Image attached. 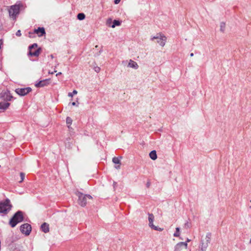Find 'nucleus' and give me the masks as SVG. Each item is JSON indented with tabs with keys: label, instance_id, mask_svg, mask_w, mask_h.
Here are the masks:
<instances>
[{
	"label": "nucleus",
	"instance_id": "obj_1",
	"mask_svg": "<svg viewBox=\"0 0 251 251\" xmlns=\"http://www.w3.org/2000/svg\"><path fill=\"white\" fill-rule=\"evenodd\" d=\"M24 221V212L18 210L13 215L9 221V224L11 227H14L16 225Z\"/></svg>",
	"mask_w": 251,
	"mask_h": 251
},
{
	"label": "nucleus",
	"instance_id": "obj_2",
	"mask_svg": "<svg viewBox=\"0 0 251 251\" xmlns=\"http://www.w3.org/2000/svg\"><path fill=\"white\" fill-rule=\"evenodd\" d=\"M12 207L10 201L7 198L4 201H0V213L7 214Z\"/></svg>",
	"mask_w": 251,
	"mask_h": 251
},
{
	"label": "nucleus",
	"instance_id": "obj_3",
	"mask_svg": "<svg viewBox=\"0 0 251 251\" xmlns=\"http://www.w3.org/2000/svg\"><path fill=\"white\" fill-rule=\"evenodd\" d=\"M75 194L78 197V203L82 207H84L86 205L87 199H92V196L90 195H84L80 192L77 191Z\"/></svg>",
	"mask_w": 251,
	"mask_h": 251
},
{
	"label": "nucleus",
	"instance_id": "obj_4",
	"mask_svg": "<svg viewBox=\"0 0 251 251\" xmlns=\"http://www.w3.org/2000/svg\"><path fill=\"white\" fill-rule=\"evenodd\" d=\"M31 229L32 227L31 225L28 223L22 225L20 227L21 232L26 236H28L30 234Z\"/></svg>",
	"mask_w": 251,
	"mask_h": 251
},
{
	"label": "nucleus",
	"instance_id": "obj_5",
	"mask_svg": "<svg viewBox=\"0 0 251 251\" xmlns=\"http://www.w3.org/2000/svg\"><path fill=\"white\" fill-rule=\"evenodd\" d=\"M15 92L20 96H25L32 91V89L29 87L22 88H17Z\"/></svg>",
	"mask_w": 251,
	"mask_h": 251
},
{
	"label": "nucleus",
	"instance_id": "obj_6",
	"mask_svg": "<svg viewBox=\"0 0 251 251\" xmlns=\"http://www.w3.org/2000/svg\"><path fill=\"white\" fill-rule=\"evenodd\" d=\"M20 6L18 5H12L9 9V14L10 17L15 18L16 16L19 14Z\"/></svg>",
	"mask_w": 251,
	"mask_h": 251
},
{
	"label": "nucleus",
	"instance_id": "obj_7",
	"mask_svg": "<svg viewBox=\"0 0 251 251\" xmlns=\"http://www.w3.org/2000/svg\"><path fill=\"white\" fill-rule=\"evenodd\" d=\"M152 40L154 39L157 40V42L162 47H163L165 44L166 37L161 34H157L155 36L153 37L151 39Z\"/></svg>",
	"mask_w": 251,
	"mask_h": 251
},
{
	"label": "nucleus",
	"instance_id": "obj_8",
	"mask_svg": "<svg viewBox=\"0 0 251 251\" xmlns=\"http://www.w3.org/2000/svg\"><path fill=\"white\" fill-rule=\"evenodd\" d=\"M0 98L4 101H7L11 100L13 98V97L11 95L9 91L6 90L4 92H2L0 94Z\"/></svg>",
	"mask_w": 251,
	"mask_h": 251
},
{
	"label": "nucleus",
	"instance_id": "obj_9",
	"mask_svg": "<svg viewBox=\"0 0 251 251\" xmlns=\"http://www.w3.org/2000/svg\"><path fill=\"white\" fill-rule=\"evenodd\" d=\"M36 34L39 37H42L46 34L45 29L43 27H38L34 29L33 32H29V34Z\"/></svg>",
	"mask_w": 251,
	"mask_h": 251
},
{
	"label": "nucleus",
	"instance_id": "obj_10",
	"mask_svg": "<svg viewBox=\"0 0 251 251\" xmlns=\"http://www.w3.org/2000/svg\"><path fill=\"white\" fill-rule=\"evenodd\" d=\"M211 238V233L210 232H208L206 234V242H204L203 240H201V244L199 247H205V249H206L207 247L208 246V244L210 243Z\"/></svg>",
	"mask_w": 251,
	"mask_h": 251
},
{
	"label": "nucleus",
	"instance_id": "obj_11",
	"mask_svg": "<svg viewBox=\"0 0 251 251\" xmlns=\"http://www.w3.org/2000/svg\"><path fill=\"white\" fill-rule=\"evenodd\" d=\"M50 82V79H46L39 81L35 84V86L37 88L43 87L49 84Z\"/></svg>",
	"mask_w": 251,
	"mask_h": 251
},
{
	"label": "nucleus",
	"instance_id": "obj_12",
	"mask_svg": "<svg viewBox=\"0 0 251 251\" xmlns=\"http://www.w3.org/2000/svg\"><path fill=\"white\" fill-rule=\"evenodd\" d=\"M187 243L186 242H180L178 243L175 247V251H181L183 248L187 249Z\"/></svg>",
	"mask_w": 251,
	"mask_h": 251
},
{
	"label": "nucleus",
	"instance_id": "obj_13",
	"mask_svg": "<svg viewBox=\"0 0 251 251\" xmlns=\"http://www.w3.org/2000/svg\"><path fill=\"white\" fill-rule=\"evenodd\" d=\"M42 51L41 48H38L35 51H32L31 50H29L28 52V55L30 56H36L38 57L39 54L41 53Z\"/></svg>",
	"mask_w": 251,
	"mask_h": 251
},
{
	"label": "nucleus",
	"instance_id": "obj_14",
	"mask_svg": "<svg viewBox=\"0 0 251 251\" xmlns=\"http://www.w3.org/2000/svg\"><path fill=\"white\" fill-rule=\"evenodd\" d=\"M41 229L44 233H47L49 231V225L47 223H43L41 226Z\"/></svg>",
	"mask_w": 251,
	"mask_h": 251
},
{
	"label": "nucleus",
	"instance_id": "obj_15",
	"mask_svg": "<svg viewBox=\"0 0 251 251\" xmlns=\"http://www.w3.org/2000/svg\"><path fill=\"white\" fill-rule=\"evenodd\" d=\"M10 103L8 102H0V109L2 110H6L10 106Z\"/></svg>",
	"mask_w": 251,
	"mask_h": 251
},
{
	"label": "nucleus",
	"instance_id": "obj_16",
	"mask_svg": "<svg viewBox=\"0 0 251 251\" xmlns=\"http://www.w3.org/2000/svg\"><path fill=\"white\" fill-rule=\"evenodd\" d=\"M128 67L137 69L138 68V65L136 62L132 60H130L128 64Z\"/></svg>",
	"mask_w": 251,
	"mask_h": 251
},
{
	"label": "nucleus",
	"instance_id": "obj_17",
	"mask_svg": "<svg viewBox=\"0 0 251 251\" xmlns=\"http://www.w3.org/2000/svg\"><path fill=\"white\" fill-rule=\"evenodd\" d=\"M149 156L151 159L155 160L157 158L156 151L155 150L151 151L149 153Z\"/></svg>",
	"mask_w": 251,
	"mask_h": 251
},
{
	"label": "nucleus",
	"instance_id": "obj_18",
	"mask_svg": "<svg viewBox=\"0 0 251 251\" xmlns=\"http://www.w3.org/2000/svg\"><path fill=\"white\" fill-rule=\"evenodd\" d=\"M121 24V21L119 20H114L113 22L112 25L110 26L112 28H114L116 26H119Z\"/></svg>",
	"mask_w": 251,
	"mask_h": 251
},
{
	"label": "nucleus",
	"instance_id": "obj_19",
	"mask_svg": "<svg viewBox=\"0 0 251 251\" xmlns=\"http://www.w3.org/2000/svg\"><path fill=\"white\" fill-rule=\"evenodd\" d=\"M122 158V156H120L119 157H114L112 159V161L115 164H121L120 159Z\"/></svg>",
	"mask_w": 251,
	"mask_h": 251
},
{
	"label": "nucleus",
	"instance_id": "obj_20",
	"mask_svg": "<svg viewBox=\"0 0 251 251\" xmlns=\"http://www.w3.org/2000/svg\"><path fill=\"white\" fill-rule=\"evenodd\" d=\"M77 18L79 20H83L85 18V15L83 13H79L77 15Z\"/></svg>",
	"mask_w": 251,
	"mask_h": 251
},
{
	"label": "nucleus",
	"instance_id": "obj_21",
	"mask_svg": "<svg viewBox=\"0 0 251 251\" xmlns=\"http://www.w3.org/2000/svg\"><path fill=\"white\" fill-rule=\"evenodd\" d=\"M72 122H73V121H72V119L70 117H67L66 118V123L68 125V127H70V126H71V125L72 123Z\"/></svg>",
	"mask_w": 251,
	"mask_h": 251
},
{
	"label": "nucleus",
	"instance_id": "obj_22",
	"mask_svg": "<svg viewBox=\"0 0 251 251\" xmlns=\"http://www.w3.org/2000/svg\"><path fill=\"white\" fill-rule=\"evenodd\" d=\"M148 215H149V217H148L149 221L151 222H153L154 217L153 214L148 213Z\"/></svg>",
	"mask_w": 251,
	"mask_h": 251
},
{
	"label": "nucleus",
	"instance_id": "obj_23",
	"mask_svg": "<svg viewBox=\"0 0 251 251\" xmlns=\"http://www.w3.org/2000/svg\"><path fill=\"white\" fill-rule=\"evenodd\" d=\"M226 27V24L224 22H221L220 24V30L222 32H224L225 31Z\"/></svg>",
	"mask_w": 251,
	"mask_h": 251
},
{
	"label": "nucleus",
	"instance_id": "obj_24",
	"mask_svg": "<svg viewBox=\"0 0 251 251\" xmlns=\"http://www.w3.org/2000/svg\"><path fill=\"white\" fill-rule=\"evenodd\" d=\"M176 230L174 234V236L178 237L180 234V228L179 227H176Z\"/></svg>",
	"mask_w": 251,
	"mask_h": 251
},
{
	"label": "nucleus",
	"instance_id": "obj_25",
	"mask_svg": "<svg viewBox=\"0 0 251 251\" xmlns=\"http://www.w3.org/2000/svg\"><path fill=\"white\" fill-rule=\"evenodd\" d=\"M38 45L37 43H34L28 47L29 50H31L32 49L37 48Z\"/></svg>",
	"mask_w": 251,
	"mask_h": 251
},
{
	"label": "nucleus",
	"instance_id": "obj_26",
	"mask_svg": "<svg viewBox=\"0 0 251 251\" xmlns=\"http://www.w3.org/2000/svg\"><path fill=\"white\" fill-rule=\"evenodd\" d=\"M77 93V91L76 90H74L73 92H70L68 93V96L70 97H73L74 95H75Z\"/></svg>",
	"mask_w": 251,
	"mask_h": 251
},
{
	"label": "nucleus",
	"instance_id": "obj_27",
	"mask_svg": "<svg viewBox=\"0 0 251 251\" xmlns=\"http://www.w3.org/2000/svg\"><path fill=\"white\" fill-rule=\"evenodd\" d=\"M152 229H153L155 230L159 231H161L163 230V228H161V227H158L157 226H154Z\"/></svg>",
	"mask_w": 251,
	"mask_h": 251
},
{
	"label": "nucleus",
	"instance_id": "obj_28",
	"mask_svg": "<svg viewBox=\"0 0 251 251\" xmlns=\"http://www.w3.org/2000/svg\"><path fill=\"white\" fill-rule=\"evenodd\" d=\"M25 174L24 173H23V172L20 173V177H21V180L19 181V182L21 183L24 180V179L25 178Z\"/></svg>",
	"mask_w": 251,
	"mask_h": 251
},
{
	"label": "nucleus",
	"instance_id": "obj_29",
	"mask_svg": "<svg viewBox=\"0 0 251 251\" xmlns=\"http://www.w3.org/2000/svg\"><path fill=\"white\" fill-rule=\"evenodd\" d=\"M206 249H205V247H199V249L198 251H206Z\"/></svg>",
	"mask_w": 251,
	"mask_h": 251
},
{
	"label": "nucleus",
	"instance_id": "obj_30",
	"mask_svg": "<svg viewBox=\"0 0 251 251\" xmlns=\"http://www.w3.org/2000/svg\"><path fill=\"white\" fill-rule=\"evenodd\" d=\"M94 70L96 72L99 73L100 71V67L97 66L94 68Z\"/></svg>",
	"mask_w": 251,
	"mask_h": 251
},
{
	"label": "nucleus",
	"instance_id": "obj_31",
	"mask_svg": "<svg viewBox=\"0 0 251 251\" xmlns=\"http://www.w3.org/2000/svg\"><path fill=\"white\" fill-rule=\"evenodd\" d=\"M16 35L17 36H21L22 34H21V30H18L16 33Z\"/></svg>",
	"mask_w": 251,
	"mask_h": 251
},
{
	"label": "nucleus",
	"instance_id": "obj_32",
	"mask_svg": "<svg viewBox=\"0 0 251 251\" xmlns=\"http://www.w3.org/2000/svg\"><path fill=\"white\" fill-rule=\"evenodd\" d=\"M149 226L151 228H152L154 226V225L153 224V222H149Z\"/></svg>",
	"mask_w": 251,
	"mask_h": 251
},
{
	"label": "nucleus",
	"instance_id": "obj_33",
	"mask_svg": "<svg viewBox=\"0 0 251 251\" xmlns=\"http://www.w3.org/2000/svg\"><path fill=\"white\" fill-rule=\"evenodd\" d=\"M150 185H151V182L149 181H148L146 183V186L147 188H149Z\"/></svg>",
	"mask_w": 251,
	"mask_h": 251
},
{
	"label": "nucleus",
	"instance_id": "obj_34",
	"mask_svg": "<svg viewBox=\"0 0 251 251\" xmlns=\"http://www.w3.org/2000/svg\"><path fill=\"white\" fill-rule=\"evenodd\" d=\"M185 226L187 227H190V224H189L188 222H187L185 224Z\"/></svg>",
	"mask_w": 251,
	"mask_h": 251
},
{
	"label": "nucleus",
	"instance_id": "obj_35",
	"mask_svg": "<svg viewBox=\"0 0 251 251\" xmlns=\"http://www.w3.org/2000/svg\"><path fill=\"white\" fill-rule=\"evenodd\" d=\"M121 0H114L115 4H118Z\"/></svg>",
	"mask_w": 251,
	"mask_h": 251
},
{
	"label": "nucleus",
	"instance_id": "obj_36",
	"mask_svg": "<svg viewBox=\"0 0 251 251\" xmlns=\"http://www.w3.org/2000/svg\"><path fill=\"white\" fill-rule=\"evenodd\" d=\"M3 28L2 24L1 22H0V31L2 30Z\"/></svg>",
	"mask_w": 251,
	"mask_h": 251
},
{
	"label": "nucleus",
	"instance_id": "obj_37",
	"mask_svg": "<svg viewBox=\"0 0 251 251\" xmlns=\"http://www.w3.org/2000/svg\"><path fill=\"white\" fill-rule=\"evenodd\" d=\"M117 186V182H113V187L114 188H115Z\"/></svg>",
	"mask_w": 251,
	"mask_h": 251
},
{
	"label": "nucleus",
	"instance_id": "obj_38",
	"mask_svg": "<svg viewBox=\"0 0 251 251\" xmlns=\"http://www.w3.org/2000/svg\"><path fill=\"white\" fill-rule=\"evenodd\" d=\"M71 104L73 106H75L76 105V102H73L71 103Z\"/></svg>",
	"mask_w": 251,
	"mask_h": 251
},
{
	"label": "nucleus",
	"instance_id": "obj_39",
	"mask_svg": "<svg viewBox=\"0 0 251 251\" xmlns=\"http://www.w3.org/2000/svg\"><path fill=\"white\" fill-rule=\"evenodd\" d=\"M61 74H62V73L61 72H59L58 73L56 74V75L58 76V75H60Z\"/></svg>",
	"mask_w": 251,
	"mask_h": 251
},
{
	"label": "nucleus",
	"instance_id": "obj_40",
	"mask_svg": "<svg viewBox=\"0 0 251 251\" xmlns=\"http://www.w3.org/2000/svg\"><path fill=\"white\" fill-rule=\"evenodd\" d=\"M111 20L110 19H108V20H107V24H108L109 22V23H110V22H111Z\"/></svg>",
	"mask_w": 251,
	"mask_h": 251
},
{
	"label": "nucleus",
	"instance_id": "obj_41",
	"mask_svg": "<svg viewBox=\"0 0 251 251\" xmlns=\"http://www.w3.org/2000/svg\"><path fill=\"white\" fill-rule=\"evenodd\" d=\"M50 56L51 58H52V59H53V58H54V56H53V54H51V55H50Z\"/></svg>",
	"mask_w": 251,
	"mask_h": 251
},
{
	"label": "nucleus",
	"instance_id": "obj_42",
	"mask_svg": "<svg viewBox=\"0 0 251 251\" xmlns=\"http://www.w3.org/2000/svg\"><path fill=\"white\" fill-rule=\"evenodd\" d=\"M193 56H194V53H190V56L192 57Z\"/></svg>",
	"mask_w": 251,
	"mask_h": 251
},
{
	"label": "nucleus",
	"instance_id": "obj_43",
	"mask_svg": "<svg viewBox=\"0 0 251 251\" xmlns=\"http://www.w3.org/2000/svg\"><path fill=\"white\" fill-rule=\"evenodd\" d=\"M190 241V239H187V241H186V242L187 243V242H189Z\"/></svg>",
	"mask_w": 251,
	"mask_h": 251
},
{
	"label": "nucleus",
	"instance_id": "obj_44",
	"mask_svg": "<svg viewBox=\"0 0 251 251\" xmlns=\"http://www.w3.org/2000/svg\"><path fill=\"white\" fill-rule=\"evenodd\" d=\"M116 169H119V168H120V166H117V167H116Z\"/></svg>",
	"mask_w": 251,
	"mask_h": 251
},
{
	"label": "nucleus",
	"instance_id": "obj_45",
	"mask_svg": "<svg viewBox=\"0 0 251 251\" xmlns=\"http://www.w3.org/2000/svg\"><path fill=\"white\" fill-rule=\"evenodd\" d=\"M29 37L30 38H33V37H32L31 35H29Z\"/></svg>",
	"mask_w": 251,
	"mask_h": 251
},
{
	"label": "nucleus",
	"instance_id": "obj_46",
	"mask_svg": "<svg viewBox=\"0 0 251 251\" xmlns=\"http://www.w3.org/2000/svg\"><path fill=\"white\" fill-rule=\"evenodd\" d=\"M250 242L251 243V240H250Z\"/></svg>",
	"mask_w": 251,
	"mask_h": 251
}]
</instances>
